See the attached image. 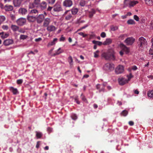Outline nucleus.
Here are the masks:
<instances>
[{
	"label": "nucleus",
	"mask_w": 153,
	"mask_h": 153,
	"mask_svg": "<svg viewBox=\"0 0 153 153\" xmlns=\"http://www.w3.org/2000/svg\"><path fill=\"white\" fill-rule=\"evenodd\" d=\"M147 42L146 39L143 37L139 38L137 42V47L139 51H142L144 48L147 47Z\"/></svg>",
	"instance_id": "obj_1"
},
{
	"label": "nucleus",
	"mask_w": 153,
	"mask_h": 153,
	"mask_svg": "<svg viewBox=\"0 0 153 153\" xmlns=\"http://www.w3.org/2000/svg\"><path fill=\"white\" fill-rule=\"evenodd\" d=\"M114 54V51L111 50L107 52L103 53L102 56L105 59L114 60L115 59Z\"/></svg>",
	"instance_id": "obj_2"
},
{
	"label": "nucleus",
	"mask_w": 153,
	"mask_h": 153,
	"mask_svg": "<svg viewBox=\"0 0 153 153\" xmlns=\"http://www.w3.org/2000/svg\"><path fill=\"white\" fill-rule=\"evenodd\" d=\"M44 19V15L43 14L39 15V23L41 22L44 20L43 26L45 27H48L51 22L50 19L47 18Z\"/></svg>",
	"instance_id": "obj_3"
},
{
	"label": "nucleus",
	"mask_w": 153,
	"mask_h": 153,
	"mask_svg": "<svg viewBox=\"0 0 153 153\" xmlns=\"http://www.w3.org/2000/svg\"><path fill=\"white\" fill-rule=\"evenodd\" d=\"M103 68L106 71H111L114 70V65L112 63H108L105 64Z\"/></svg>",
	"instance_id": "obj_4"
},
{
	"label": "nucleus",
	"mask_w": 153,
	"mask_h": 153,
	"mask_svg": "<svg viewBox=\"0 0 153 153\" xmlns=\"http://www.w3.org/2000/svg\"><path fill=\"white\" fill-rule=\"evenodd\" d=\"M27 19L30 22H33L36 21L38 22V16H30L28 15L27 17Z\"/></svg>",
	"instance_id": "obj_5"
},
{
	"label": "nucleus",
	"mask_w": 153,
	"mask_h": 153,
	"mask_svg": "<svg viewBox=\"0 0 153 153\" xmlns=\"http://www.w3.org/2000/svg\"><path fill=\"white\" fill-rule=\"evenodd\" d=\"M26 22V19L25 18H20L16 21V23L18 25L22 26L24 25Z\"/></svg>",
	"instance_id": "obj_6"
},
{
	"label": "nucleus",
	"mask_w": 153,
	"mask_h": 153,
	"mask_svg": "<svg viewBox=\"0 0 153 153\" xmlns=\"http://www.w3.org/2000/svg\"><path fill=\"white\" fill-rule=\"evenodd\" d=\"M123 67L121 65H118L115 69V72L117 74H119L122 73L124 71Z\"/></svg>",
	"instance_id": "obj_7"
},
{
	"label": "nucleus",
	"mask_w": 153,
	"mask_h": 153,
	"mask_svg": "<svg viewBox=\"0 0 153 153\" xmlns=\"http://www.w3.org/2000/svg\"><path fill=\"white\" fill-rule=\"evenodd\" d=\"M134 41L135 39L132 37H128L125 40V42L127 45H131L133 44Z\"/></svg>",
	"instance_id": "obj_8"
},
{
	"label": "nucleus",
	"mask_w": 153,
	"mask_h": 153,
	"mask_svg": "<svg viewBox=\"0 0 153 153\" xmlns=\"http://www.w3.org/2000/svg\"><path fill=\"white\" fill-rule=\"evenodd\" d=\"M63 4L65 7H70L72 5L73 2L71 0H65L63 2Z\"/></svg>",
	"instance_id": "obj_9"
},
{
	"label": "nucleus",
	"mask_w": 153,
	"mask_h": 153,
	"mask_svg": "<svg viewBox=\"0 0 153 153\" xmlns=\"http://www.w3.org/2000/svg\"><path fill=\"white\" fill-rule=\"evenodd\" d=\"M13 40L12 39H7L5 40L3 43L5 46H9L13 43Z\"/></svg>",
	"instance_id": "obj_10"
},
{
	"label": "nucleus",
	"mask_w": 153,
	"mask_h": 153,
	"mask_svg": "<svg viewBox=\"0 0 153 153\" xmlns=\"http://www.w3.org/2000/svg\"><path fill=\"white\" fill-rule=\"evenodd\" d=\"M62 10V8L60 4L56 3L53 7V10L55 12H59Z\"/></svg>",
	"instance_id": "obj_11"
},
{
	"label": "nucleus",
	"mask_w": 153,
	"mask_h": 153,
	"mask_svg": "<svg viewBox=\"0 0 153 153\" xmlns=\"http://www.w3.org/2000/svg\"><path fill=\"white\" fill-rule=\"evenodd\" d=\"M119 84L120 85H123L128 83L127 80L124 78H121L118 79Z\"/></svg>",
	"instance_id": "obj_12"
},
{
	"label": "nucleus",
	"mask_w": 153,
	"mask_h": 153,
	"mask_svg": "<svg viewBox=\"0 0 153 153\" xmlns=\"http://www.w3.org/2000/svg\"><path fill=\"white\" fill-rule=\"evenodd\" d=\"M38 0H35L34 2L30 3L29 5V8L32 9L34 7H38Z\"/></svg>",
	"instance_id": "obj_13"
},
{
	"label": "nucleus",
	"mask_w": 153,
	"mask_h": 153,
	"mask_svg": "<svg viewBox=\"0 0 153 153\" xmlns=\"http://www.w3.org/2000/svg\"><path fill=\"white\" fill-rule=\"evenodd\" d=\"M19 13L23 15H25L27 13V10L25 8H21L19 10Z\"/></svg>",
	"instance_id": "obj_14"
},
{
	"label": "nucleus",
	"mask_w": 153,
	"mask_h": 153,
	"mask_svg": "<svg viewBox=\"0 0 153 153\" xmlns=\"http://www.w3.org/2000/svg\"><path fill=\"white\" fill-rule=\"evenodd\" d=\"M57 28L54 26L52 25H50L47 27V30L49 32L55 31Z\"/></svg>",
	"instance_id": "obj_15"
},
{
	"label": "nucleus",
	"mask_w": 153,
	"mask_h": 153,
	"mask_svg": "<svg viewBox=\"0 0 153 153\" xmlns=\"http://www.w3.org/2000/svg\"><path fill=\"white\" fill-rule=\"evenodd\" d=\"M10 90L14 95H16L19 93L17 89L16 88H14L13 87H10Z\"/></svg>",
	"instance_id": "obj_16"
},
{
	"label": "nucleus",
	"mask_w": 153,
	"mask_h": 153,
	"mask_svg": "<svg viewBox=\"0 0 153 153\" xmlns=\"http://www.w3.org/2000/svg\"><path fill=\"white\" fill-rule=\"evenodd\" d=\"M78 9L76 8H73L71 10H68L65 12L66 13H71L73 15H75L77 13Z\"/></svg>",
	"instance_id": "obj_17"
},
{
	"label": "nucleus",
	"mask_w": 153,
	"mask_h": 153,
	"mask_svg": "<svg viewBox=\"0 0 153 153\" xmlns=\"http://www.w3.org/2000/svg\"><path fill=\"white\" fill-rule=\"evenodd\" d=\"M22 0H14L13 3L15 7H19L21 3Z\"/></svg>",
	"instance_id": "obj_18"
},
{
	"label": "nucleus",
	"mask_w": 153,
	"mask_h": 153,
	"mask_svg": "<svg viewBox=\"0 0 153 153\" xmlns=\"http://www.w3.org/2000/svg\"><path fill=\"white\" fill-rule=\"evenodd\" d=\"M112 42V40L110 38L106 39V40L103 42V45H109Z\"/></svg>",
	"instance_id": "obj_19"
},
{
	"label": "nucleus",
	"mask_w": 153,
	"mask_h": 153,
	"mask_svg": "<svg viewBox=\"0 0 153 153\" xmlns=\"http://www.w3.org/2000/svg\"><path fill=\"white\" fill-rule=\"evenodd\" d=\"M40 8L42 10H44L46 9L47 3L45 1L42 2L40 5Z\"/></svg>",
	"instance_id": "obj_20"
},
{
	"label": "nucleus",
	"mask_w": 153,
	"mask_h": 153,
	"mask_svg": "<svg viewBox=\"0 0 153 153\" xmlns=\"http://www.w3.org/2000/svg\"><path fill=\"white\" fill-rule=\"evenodd\" d=\"M63 52V50L61 48H59L56 51L55 53H54L53 55H52V56H55L56 55H58Z\"/></svg>",
	"instance_id": "obj_21"
},
{
	"label": "nucleus",
	"mask_w": 153,
	"mask_h": 153,
	"mask_svg": "<svg viewBox=\"0 0 153 153\" xmlns=\"http://www.w3.org/2000/svg\"><path fill=\"white\" fill-rule=\"evenodd\" d=\"M88 13L89 17L90 18H92L94 15L96 11L94 9H92L90 11H89Z\"/></svg>",
	"instance_id": "obj_22"
},
{
	"label": "nucleus",
	"mask_w": 153,
	"mask_h": 153,
	"mask_svg": "<svg viewBox=\"0 0 153 153\" xmlns=\"http://www.w3.org/2000/svg\"><path fill=\"white\" fill-rule=\"evenodd\" d=\"M29 14L33 15V16H38V11L35 9H33L31 10L29 12Z\"/></svg>",
	"instance_id": "obj_23"
},
{
	"label": "nucleus",
	"mask_w": 153,
	"mask_h": 153,
	"mask_svg": "<svg viewBox=\"0 0 153 153\" xmlns=\"http://www.w3.org/2000/svg\"><path fill=\"white\" fill-rule=\"evenodd\" d=\"M122 50V51H123V52H125L126 54L128 53L130 51L129 49L123 45V46Z\"/></svg>",
	"instance_id": "obj_24"
},
{
	"label": "nucleus",
	"mask_w": 153,
	"mask_h": 153,
	"mask_svg": "<svg viewBox=\"0 0 153 153\" xmlns=\"http://www.w3.org/2000/svg\"><path fill=\"white\" fill-rule=\"evenodd\" d=\"M4 9L6 11H10L13 10V7L11 5H6L4 7Z\"/></svg>",
	"instance_id": "obj_25"
},
{
	"label": "nucleus",
	"mask_w": 153,
	"mask_h": 153,
	"mask_svg": "<svg viewBox=\"0 0 153 153\" xmlns=\"http://www.w3.org/2000/svg\"><path fill=\"white\" fill-rule=\"evenodd\" d=\"M57 39L56 38L53 39V40L50 42L48 44V47H50L51 46L54 45L56 44V42L57 41Z\"/></svg>",
	"instance_id": "obj_26"
},
{
	"label": "nucleus",
	"mask_w": 153,
	"mask_h": 153,
	"mask_svg": "<svg viewBox=\"0 0 153 153\" xmlns=\"http://www.w3.org/2000/svg\"><path fill=\"white\" fill-rule=\"evenodd\" d=\"M65 14H67L65 18V19L66 20H69L72 17V16L71 13H65Z\"/></svg>",
	"instance_id": "obj_27"
},
{
	"label": "nucleus",
	"mask_w": 153,
	"mask_h": 153,
	"mask_svg": "<svg viewBox=\"0 0 153 153\" xmlns=\"http://www.w3.org/2000/svg\"><path fill=\"white\" fill-rule=\"evenodd\" d=\"M11 28L14 32L18 31L19 29V27L16 25H12L11 27Z\"/></svg>",
	"instance_id": "obj_28"
},
{
	"label": "nucleus",
	"mask_w": 153,
	"mask_h": 153,
	"mask_svg": "<svg viewBox=\"0 0 153 153\" xmlns=\"http://www.w3.org/2000/svg\"><path fill=\"white\" fill-rule=\"evenodd\" d=\"M87 4V2L84 0H80L79 4L80 6L83 7Z\"/></svg>",
	"instance_id": "obj_29"
},
{
	"label": "nucleus",
	"mask_w": 153,
	"mask_h": 153,
	"mask_svg": "<svg viewBox=\"0 0 153 153\" xmlns=\"http://www.w3.org/2000/svg\"><path fill=\"white\" fill-rule=\"evenodd\" d=\"M6 19L5 17L4 16H0V25L3 23Z\"/></svg>",
	"instance_id": "obj_30"
},
{
	"label": "nucleus",
	"mask_w": 153,
	"mask_h": 153,
	"mask_svg": "<svg viewBox=\"0 0 153 153\" xmlns=\"http://www.w3.org/2000/svg\"><path fill=\"white\" fill-rule=\"evenodd\" d=\"M147 95L148 97L153 99V91L149 90L148 93Z\"/></svg>",
	"instance_id": "obj_31"
},
{
	"label": "nucleus",
	"mask_w": 153,
	"mask_h": 153,
	"mask_svg": "<svg viewBox=\"0 0 153 153\" xmlns=\"http://www.w3.org/2000/svg\"><path fill=\"white\" fill-rule=\"evenodd\" d=\"M92 43L94 44H96L97 45H98L99 46H100L102 44H103V43H102V42L98 41H96L95 40L93 41Z\"/></svg>",
	"instance_id": "obj_32"
},
{
	"label": "nucleus",
	"mask_w": 153,
	"mask_h": 153,
	"mask_svg": "<svg viewBox=\"0 0 153 153\" xmlns=\"http://www.w3.org/2000/svg\"><path fill=\"white\" fill-rule=\"evenodd\" d=\"M2 32L3 33H2V35L1 36V37L2 39H5L9 36V34L8 33H4L3 32Z\"/></svg>",
	"instance_id": "obj_33"
},
{
	"label": "nucleus",
	"mask_w": 153,
	"mask_h": 153,
	"mask_svg": "<svg viewBox=\"0 0 153 153\" xmlns=\"http://www.w3.org/2000/svg\"><path fill=\"white\" fill-rule=\"evenodd\" d=\"M127 23L128 25H134L135 24V22L133 20L130 19L127 21Z\"/></svg>",
	"instance_id": "obj_34"
},
{
	"label": "nucleus",
	"mask_w": 153,
	"mask_h": 153,
	"mask_svg": "<svg viewBox=\"0 0 153 153\" xmlns=\"http://www.w3.org/2000/svg\"><path fill=\"white\" fill-rule=\"evenodd\" d=\"M110 29L111 31H115L118 29V27L117 26L112 25L110 27Z\"/></svg>",
	"instance_id": "obj_35"
},
{
	"label": "nucleus",
	"mask_w": 153,
	"mask_h": 153,
	"mask_svg": "<svg viewBox=\"0 0 153 153\" xmlns=\"http://www.w3.org/2000/svg\"><path fill=\"white\" fill-rule=\"evenodd\" d=\"M138 3L137 1H131L129 3L130 7L133 6Z\"/></svg>",
	"instance_id": "obj_36"
},
{
	"label": "nucleus",
	"mask_w": 153,
	"mask_h": 153,
	"mask_svg": "<svg viewBox=\"0 0 153 153\" xmlns=\"http://www.w3.org/2000/svg\"><path fill=\"white\" fill-rule=\"evenodd\" d=\"M128 111L126 110L123 111L121 113V114L123 116H126L128 114Z\"/></svg>",
	"instance_id": "obj_37"
},
{
	"label": "nucleus",
	"mask_w": 153,
	"mask_h": 153,
	"mask_svg": "<svg viewBox=\"0 0 153 153\" xmlns=\"http://www.w3.org/2000/svg\"><path fill=\"white\" fill-rule=\"evenodd\" d=\"M152 43V46L149 51V52L150 54L153 55V42Z\"/></svg>",
	"instance_id": "obj_38"
},
{
	"label": "nucleus",
	"mask_w": 153,
	"mask_h": 153,
	"mask_svg": "<svg viewBox=\"0 0 153 153\" xmlns=\"http://www.w3.org/2000/svg\"><path fill=\"white\" fill-rule=\"evenodd\" d=\"M27 37V35H21L20 36V39L24 40L26 39Z\"/></svg>",
	"instance_id": "obj_39"
},
{
	"label": "nucleus",
	"mask_w": 153,
	"mask_h": 153,
	"mask_svg": "<svg viewBox=\"0 0 153 153\" xmlns=\"http://www.w3.org/2000/svg\"><path fill=\"white\" fill-rule=\"evenodd\" d=\"M126 36L127 35L126 34H121L119 36V38L120 39L123 40Z\"/></svg>",
	"instance_id": "obj_40"
},
{
	"label": "nucleus",
	"mask_w": 153,
	"mask_h": 153,
	"mask_svg": "<svg viewBox=\"0 0 153 153\" xmlns=\"http://www.w3.org/2000/svg\"><path fill=\"white\" fill-rule=\"evenodd\" d=\"M68 61L71 65H72L73 59L71 56H70L68 58Z\"/></svg>",
	"instance_id": "obj_41"
},
{
	"label": "nucleus",
	"mask_w": 153,
	"mask_h": 153,
	"mask_svg": "<svg viewBox=\"0 0 153 153\" xmlns=\"http://www.w3.org/2000/svg\"><path fill=\"white\" fill-rule=\"evenodd\" d=\"M127 76L128 78V79H127L128 80V82L130 81L131 79L133 77V76L132 75L131 73H130L129 75H127Z\"/></svg>",
	"instance_id": "obj_42"
},
{
	"label": "nucleus",
	"mask_w": 153,
	"mask_h": 153,
	"mask_svg": "<svg viewBox=\"0 0 153 153\" xmlns=\"http://www.w3.org/2000/svg\"><path fill=\"white\" fill-rule=\"evenodd\" d=\"M65 40V38L63 36V35H61L59 39V41L60 42H63Z\"/></svg>",
	"instance_id": "obj_43"
},
{
	"label": "nucleus",
	"mask_w": 153,
	"mask_h": 153,
	"mask_svg": "<svg viewBox=\"0 0 153 153\" xmlns=\"http://www.w3.org/2000/svg\"><path fill=\"white\" fill-rule=\"evenodd\" d=\"M103 86V85L102 84H97L96 85V88L97 89L99 90V89H100L101 87H102Z\"/></svg>",
	"instance_id": "obj_44"
},
{
	"label": "nucleus",
	"mask_w": 153,
	"mask_h": 153,
	"mask_svg": "<svg viewBox=\"0 0 153 153\" xmlns=\"http://www.w3.org/2000/svg\"><path fill=\"white\" fill-rule=\"evenodd\" d=\"M71 117L72 119L74 120H76L77 118L76 115L75 114H72L71 115Z\"/></svg>",
	"instance_id": "obj_45"
},
{
	"label": "nucleus",
	"mask_w": 153,
	"mask_h": 153,
	"mask_svg": "<svg viewBox=\"0 0 153 153\" xmlns=\"http://www.w3.org/2000/svg\"><path fill=\"white\" fill-rule=\"evenodd\" d=\"M2 28L4 30H7L8 29V27L7 25H3L2 26Z\"/></svg>",
	"instance_id": "obj_46"
},
{
	"label": "nucleus",
	"mask_w": 153,
	"mask_h": 153,
	"mask_svg": "<svg viewBox=\"0 0 153 153\" xmlns=\"http://www.w3.org/2000/svg\"><path fill=\"white\" fill-rule=\"evenodd\" d=\"M134 18L137 21H139V18L136 15H134Z\"/></svg>",
	"instance_id": "obj_47"
},
{
	"label": "nucleus",
	"mask_w": 153,
	"mask_h": 153,
	"mask_svg": "<svg viewBox=\"0 0 153 153\" xmlns=\"http://www.w3.org/2000/svg\"><path fill=\"white\" fill-rule=\"evenodd\" d=\"M100 36L102 38H105L106 37V35L105 33L103 32L101 33L100 34Z\"/></svg>",
	"instance_id": "obj_48"
},
{
	"label": "nucleus",
	"mask_w": 153,
	"mask_h": 153,
	"mask_svg": "<svg viewBox=\"0 0 153 153\" xmlns=\"http://www.w3.org/2000/svg\"><path fill=\"white\" fill-rule=\"evenodd\" d=\"M23 80L22 79H19L17 80V83L18 84H21L22 83Z\"/></svg>",
	"instance_id": "obj_49"
},
{
	"label": "nucleus",
	"mask_w": 153,
	"mask_h": 153,
	"mask_svg": "<svg viewBox=\"0 0 153 153\" xmlns=\"http://www.w3.org/2000/svg\"><path fill=\"white\" fill-rule=\"evenodd\" d=\"M102 85H103V86L102 87H101L100 89H99V92H101V91H104V87H105V85L104 84H102Z\"/></svg>",
	"instance_id": "obj_50"
},
{
	"label": "nucleus",
	"mask_w": 153,
	"mask_h": 153,
	"mask_svg": "<svg viewBox=\"0 0 153 153\" xmlns=\"http://www.w3.org/2000/svg\"><path fill=\"white\" fill-rule=\"evenodd\" d=\"M19 32L24 33L25 32V30L22 28H21L20 29H19V30H18Z\"/></svg>",
	"instance_id": "obj_51"
},
{
	"label": "nucleus",
	"mask_w": 153,
	"mask_h": 153,
	"mask_svg": "<svg viewBox=\"0 0 153 153\" xmlns=\"http://www.w3.org/2000/svg\"><path fill=\"white\" fill-rule=\"evenodd\" d=\"M56 0H48V3L50 4H53Z\"/></svg>",
	"instance_id": "obj_52"
},
{
	"label": "nucleus",
	"mask_w": 153,
	"mask_h": 153,
	"mask_svg": "<svg viewBox=\"0 0 153 153\" xmlns=\"http://www.w3.org/2000/svg\"><path fill=\"white\" fill-rule=\"evenodd\" d=\"M131 69L134 71H135L137 69V68L136 65H134L132 67Z\"/></svg>",
	"instance_id": "obj_53"
},
{
	"label": "nucleus",
	"mask_w": 153,
	"mask_h": 153,
	"mask_svg": "<svg viewBox=\"0 0 153 153\" xmlns=\"http://www.w3.org/2000/svg\"><path fill=\"white\" fill-rule=\"evenodd\" d=\"M10 16H11V19L12 20H13L15 19L16 17H15V15H14L13 14H12Z\"/></svg>",
	"instance_id": "obj_54"
},
{
	"label": "nucleus",
	"mask_w": 153,
	"mask_h": 153,
	"mask_svg": "<svg viewBox=\"0 0 153 153\" xmlns=\"http://www.w3.org/2000/svg\"><path fill=\"white\" fill-rule=\"evenodd\" d=\"M81 97L82 100L83 101H85L86 100V99L85 97L83 95V94H82L81 95Z\"/></svg>",
	"instance_id": "obj_55"
},
{
	"label": "nucleus",
	"mask_w": 153,
	"mask_h": 153,
	"mask_svg": "<svg viewBox=\"0 0 153 153\" xmlns=\"http://www.w3.org/2000/svg\"><path fill=\"white\" fill-rule=\"evenodd\" d=\"M129 125L131 126H132L134 125V122L132 121H130L128 122Z\"/></svg>",
	"instance_id": "obj_56"
},
{
	"label": "nucleus",
	"mask_w": 153,
	"mask_h": 153,
	"mask_svg": "<svg viewBox=\"0 0 153 153\" xmlns=\"http://www.w3.org/2000/svg\"><path fill=\"white\" fill-rule=\"evenodd\" d=\"M134 94H138L139 93V91H138L137 89L134 90Z\"/></svg>",
	"instance_id": "obj_57"
},
{
	"label": "nucleus",
	"mask_w": 153,
	"mask_h": 153,
	"mask_svg": "<svg viewBox=\"0 0 153 153\" xmlns=\"http://www.w3.org/2000/svg\"><path fill=\"white\" fill-rule=\"evenodd\" d=\"M150 27L153 29V20L150 23Z\"/></svg>",
	"instance_id": "obj_58"
},
{
	"label": "nucleus",
	"mask_w": 153,
	"mask_h": 153,
	"mask_svg": "<svg viewBox=\"0 0 153 153\" xmlns=\"http://www.w3.org/2000/svg\"><path fill=\"white\" fill-rule=\"evenodd\" d=\"M53 7H52L49 6L48 7L47 10L48 11H50L52 10Z\"/></svg>",
	"instance_id": "obj_59"
},
{
	"label": "nucleus",
	"mask_w": 153,
	"mask_h": 153,
	"mask_svg": "<svg viewBox=\"0 0 153 153\" xmlns=\"http://www.w3.org/2000/svg\"><path fill=\"white\" fill-rule=\"evenodd\" d=\"M75 101L76 102V103L77 104H80V102L77 99V98H76L75 99Z\"/></svg>",
	"instance_id": "obj_60"
},
{
	"label": "nucleus",
	"mask_w": 153,
	"mask_h": 153,
	"mask_svg": "<svg viewBox=\"0 0 153 153\" xmlns=\"http://www.w3.org/2000/svg\"><path fill=\"white\" fill-rule=\"evenodd\" d=\"M94 57L95 58H97L98 57V55L97 53H96V52L94 53Z\"/></svg>",
	"instance_id": "obj_61"
},
{
	"label": "nucleus",
	"mask_w": 153,
	"mask_h": 153,
	"mask_svg": "<svg viewBox=\"0 0 153 153\" xmlns=\"http://www.w3.org/2000/svg\"><path fill=\"white\" fill-rule=\"evenodd\" d=\"M127 16L126 15H125L122 16H121V17L123 19H124L126 18L127 17Z\"/></svg>",
	"instance_id": "obj_62"
},
{
	"label": "nucleus",
	"mask_w": 153,
	"mask_h": 153,
	"mask_svg": "<svg viewBox=\"0 0 153 153\" xmlns=\"http://www.w3.org/2000/svg\"><path fill=\"white\" fill-rule=\"evenodd\" d=\"M52 129L51 128H47V130L48 132H50L52 131Z\"/></svg>",
	"instance_id": "obj_63"
},
{
	"label": "nucleus",
	"mask_w": 153,
	"mask_h": 153,
	"mask_svg": "<svg viewBox=\"0 0 153 153\" xmlns=\"http://www.w3.org/2000/svg\"><path fill=\"white\" fill-rule=\"evenodd\" d=\"M126 15L127 16H130L132 15V13L130 12H128L127 13Z\"/></svg>",
	"instance_id": "obj_64"
}]
</instances>
